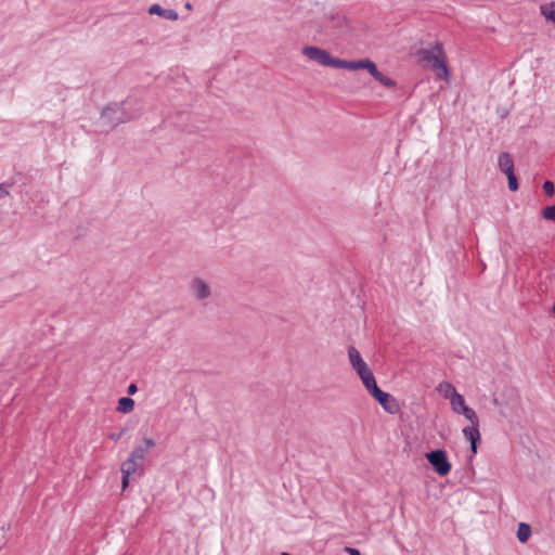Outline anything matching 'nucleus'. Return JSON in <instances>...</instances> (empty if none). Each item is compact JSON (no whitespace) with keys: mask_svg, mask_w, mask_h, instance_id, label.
<instances>
[{"mask_svg":"<svg viewBox=\"0 0 555 555\" xmlns=\"http://www.w3.org/2000/svg\"><path fill=\"white\" fill-rule=\"evenodd\" d=\"M417 62L424 67L430 69L437 79L449 80L448 57L441 42H436L429 48L417 51Z\"/></svg>","mask_w":555,"mask_h":555,"instance_id":"obj_1","label":"nucleus"},{"mask_svg":"<svg viewBox=\"0 0 555 555\" xmlns=\"http://www.w3.org/2000/svg\"><path fill=\"white\" fill-rule=\"evenodd\" d=\"M337 68H344V69H349V70L365 69L371 74V76L374 79H376L383 86H385L387 88H393L396 86L395 80L383 75L378 70L376 64L373 61H371L370 59H362V60H357V61H346V60L339 59Z\"/></svg>","mask_w":555,"mask_h":555,"instance_id":"obj_2","label":"nucleus"},{"mask_svg":"<svg viewBox=\"0 0 555 555\" xmlns=\"http://www.w3.org/2000/svg\"><path fill=\"white\" fill-rule=\"evenodd\" d=\"M465 416V418L469 422V426L463 428L462 433L464 437L470 442V449L473 454L477 453V443L480 440V430H479V420L476 412L466 405L459 413Z\"/></svg>","mask_w":555,"mask_h":555,"instance_id":"obj_3","label":"nucleus"},{"mask_svg":"<svg viewBox=\"0 0 555 555\" xmlns=\"http://www.w3.org/2000/svg\"><path fill=\"white\" fill-rule=\"evenodd\" d=\"M465 416V418L469 422V426L463 428L462 433L464 437L470 442V449L473 454L477 453V443L480 440V430H479V420L476 412L466 405L459 413Z\"/></svg>","mask_w":555,"mask_h":555,"instance_id":"obj_4","label":"nucleus"},{"mask_svg":"<svg viewBox=\"0 0 555 555\" xmlns=\"http://www.w3.org/2000/svg\"><path fill=\"white\" fill-rule=\"evenodd\" d=\"M302 54L309 60L322 65L337 68L338 66V57L332 56L326 50L308 46L302 49Z\"/></svg>","mask_w":555,"mask_h":555,"instance_id":"obj_5","label":"nucleus"},{"mask_svg":"<svg viewBox=\"0 0 555 555\" xmlns=\"http://www.w3.org/2000/svg\"><path fill=\"white\" fill-rule=\"evenodd\" d=\"M425 457L439 476H447L451 472L452 465L443 450L428 452Z\"/></svg>","mask_w":555,"mask_h":555,"instance_id":"obj_6","label":"nucleus"},{"mask_svg":"<svg viewBox=\"0 0 555 555\" xmlns=\"http://www.w3.org/2000/svg\"><path fill=\"white\" fill-rule=\"evenodd\" d=\"M372 397L383 406L385 411L388 413H397L399 410V405L396 399L388 392L383 391L380 388L375 389V392Z\"/></svg>","mask_w":555,"mask_h":555,"instance_id":"obj_7","label":"nucleus"},{"mask_svg":"<svg viewBox=\"0 0 555 555\" xmlns=\"http://www.w3.org/2000/svg\"><path fill=\"white\" fill-rule=\"evenodd\" d=\"M190 291L197 300L207 299L211 295L209 284L201 278H195L191 281Z\"/></svg>","mask_w":555,"mask_h":555,"instance_id":"obj_8","label":"nucleus"},{"mask_svg":"<svg viewBox=\"0 0 555 555\" xmlns=\"http://www.w3.org/2000/svg\"><path fill=\"white\" fill-rule=\"evenodd\" d=\"M348 358L351 366L357 373L367 365L365 361L362 359L360 352L353 346H350L348 348Z\"/></svg>","mask_w":555,"mask_h":555,"instance_id":"obj_9","label":"nucleus"},{"mask_svg":"<svg viewBox=\"0 0 555 555\" xmlns=\"http://www.w3.org/2000/svg\"><path fill=\"white\" fill-rule=\"evenodd\" d=\"M150 14L158 15L165 20L176 21L178 20L179 15L175 10L170 9H164L159 4H153L149 8Z\"/></svg>","mask_w":555,"mask_h":555,"instance_id":"obj_10","label":"nucleus"},{"mask_svg":"<svg viewBox=\"0 0 555 555\" xmlns=\"http://www.w3.org/2000/svg\"><path fill=\"white\" fill-rule=\"evenodd\" d=\"M144 444L145 447H137L131 453L130 455L135 459L138 462H142L144 461L145 459V455L149 453L150 449H152L155 443L152 439L150 438H144Z\"/></svg>","mask_w":555,"mask_h":555,"instance_id":"obj_11","label":"nucleus"},{"mask_svg":"<svg viewBox=\"0 0 555 555\" xmlns=\"http://www.w3.org/2000/svg\"><path fill=\"white\" fill-rule=\"evenodd\" d=\"M498 163H499L500 170L502 172H504L505 175L514 172V162H513L512 156L508 153H506V152L501 153L499 155Z\"/></svg>","mask_w":555,"mask_h":555,"instance_id":"obj_12","label":"nucleus"},{"mask_svg":"<svg viewBox=\"0 0 555 555\" xmlns=\"http://www.w3.org/2000/svg\"><path fill=\"white\" fill-rule=\"evenodd\" d=\"M540 14L555 26V2L544 3L540 7Z\"/></svg>","mask_w":555,"mask_h":555,"instance_id":"obj_13","label":"nucleus"},{"mask_svg":"<svg viewBox=\"0 0 555 555\" xmlns=\"http://www.w3.org/2000/svg\"><path fill=\"white\" fill-rule=\"evenodd\" d=\"M142 464V462H138L130 455L129 459L121 464L120 470L121 473L132 475L135 474L141 468Z\"/></svg>","mask_w":555,"mask_h":555,"instance_id":"obj_14","label":"nucleus"},{"mask_svg":"<svg viewBox=\"0 0 555 555\" xmlns=\"http://www.w3.org/2000/svg\"><path fill=\"white\" fill-rule=\"evenodd\" d=\"M438 391L449 400H451V398L457 393L455 387L448 382L440 383L438 386Z\"/></svg>","mask_w":555,"mask_h":555,"instance_id":"obj_15","label":"nucleus"},{"mask_svg":"<svg viewBox=\"0 0 555 555\" xmlns=\"http://www.w3.org/2000/svg\"><path fill=\"white\" fill-rule=\"evenodd\" d=\"M134 409V401L129 397H122L118 400L117 411L121 413H130Z\"/></svg>","mask_w":555,"mask_h":555,"instance_id":"obj_16","label":"nucleus"},{"mask_svg":"<svg viewBox=\"0 0 555 555\" xmlns=\"http://www.w3.org/2000/svg\"><path fill=\"white\" fill-rule=\"evenodd\" d=\"M451 408L454 413L459 414L466 406L465 399L461 393H456L450 400Z\"/></svg>","mask_w":555,"mask_h":555,"instance_id":"obj_17","label":"nucleus"},{"mask_svg":"<svg viewBox=\"0 0 555 555\" xmlns=\"http://www.w3.org/2000/svg\"><path fill=\"white\" fill-rule=\"evenodd\" d=\"M530 534H531L530 526L525 522H520L518 526V530H517L518 540L524 543L530 538Z\"/></svg>","mask_w":555,"mask_h":555,"instance_id":"obj_18","label":"nucleus"},{"mask_svg":"<svg viewBox=\"0 0 555 555\" xmlns=\"http://www.w3.org/2000/svg\"><path fill=\"white\" fill-rule=\"evenodd\" d=\"M362 383L371 396L375 392V389H379L373 374L362 379Z\"/></svg>","mask_w":555,"mask_h":555,"instance_id":"obj_19","label":"nucleus"},{"mask_svg":"<svg viewBox=\"0 0 555 555\" xmlns=\"http://www.w3.org/2000/svg\"><path fill=\"white\" fill-rule=\"evenodd\" d=\"M541 215L545 220L555 221V205L544 207Z\"/></svg>","mask_w":555,"mask_h":555,"instance_id":"obj_20","label":"nucleus"},{"mask_svg":"<svg viewBox=\"0 0 555 555\" xmlns=\"http://www.w3.org/2000/svg\"><path fill=\"white\" fill-rule=\"evenodd\" d=\"M508 181V189L513 192L518 190V182L515 172L506 175Z\"/></svg>","mask_w":555,"mask_h":555,"instance_id":"obj_21","label":"nucleus"},{"mask_svg":"<svg viewBox=\"0 0 555 555\" xmlns=\"http://www.w3.org/2000/svg\"><path fill=\"white\" fill-rule=\"evenodd\" d=\"M543 191L545 192V194H547L548 196H552L555 192V188H554V184L553 182L551 181H545L543 183Z\"/></svg>","mask_w":555,"mask_h":555,"instance_id":"obj_22","label":"nucleus"},{"mask_svg":"<svg viewBox=\"0 0 555 555\" xmlns=\"http://www.w3.org/2000/svg\"><path fill=\"white\" fill-rule=\"evenodd\" d=\"M359 375V377L362 379H364L366 376L369 375H372V371L370 370V367L366 365L365 367H363L361 371H359L357 373Z\"/></svg>","mask_w":555,"mask_h":555,"instance_id":"obj_23","label":"nucleus"},{"mask_svg":"<svg viewBox=\"0 0 555 555\" xmlns=\"http://www.w3.org/2000/svg\"><path fill=\"white\" fill-rule=\"evenodd\" d=\"M130 476H131L130 474L122 473V481H121L122 490H125L128 487Z\"/></svg>","mask_w":555,"mask_h":555,"instance_id":"obj_24","label":"nucleus"},{"mask_svg":"<svg viewBox=\"0 0 555 555\" xmlns=\"http://www.w3.org/2000/svg\"><path fill=\"white\" fill-rule=\"evenodd\" d=\"M345 552H347L350 555H360V551L350 546L345 547Z\"/></svg>","mask_w":555,"mask_h":555,"instance_id":"obj_25","label":"nucleus"},{"mask_svg":"<svg viewBox=\"0 0 555 555\" xmlns=\"http://www.w3.org/2000/svg\"><path fill=\"white\" fill-rule=\"evenodd\" d=\"M137 390H138L137 385L132 383V384H130L128 386V390L127 391H128L129 395H134L137 392Z\"/></svg>","mask_w":555,"mask_h":555,"instance_id":"obj_26","label":"nucleus"},{"mask_svg":"<svg viewBox=\"0 0 555 555\" xmlns=\"http://www.w3.org/2000/svg\"><path fill=\"white\" fill-rule=\"evenodd\" d=\"M121 435H122V433H119V434H112V435L109 436V438L116 441V440H118V439L121 437Z\"/></svg>","mask_w":555,"mask_h":555,"instance_id":"obj_27","label":"nucleus"},{"mask_svg":"<svg viewBox=\"0 0 555 555\" xmlns=\"http://www.w3.org/2000/svg\"><path fill=\"white\" fill-rule=\"evenodd\" d=\"M3 194H8V192L0 186V196H2Z\"/></svg>","mask_w":555,"mask_h":555,"instance_id":"obj_28","label":"nucleus"},{"mask_svg":"<svg viewBox=\"0 0 555 555\" xmlns=\"http://www.w3.org/2000/svg\"><path fill=\"white\" fill-rule=\"evenodd\" d=\"M282 555H291L289 553L287 552H283Z\"/></svg>","mask_w":555,"mask_h":555,"instance_id":"obj_29","label":"nucleus"}]
</instances>
